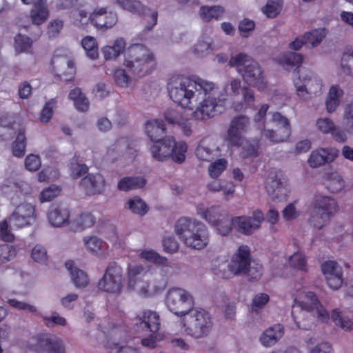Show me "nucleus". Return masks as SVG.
I'll list each match as a JSON object with an SVG mask.
<instances>
[{"mask_svg": "<svg viewBox=\"0 0 353 353\" xmlns=\"http://www.w3.org/2000/svg\"><path fill=\"white\" fill-rule=\"evenodd\" d=\"M170 98L183 108L192 109V117L197 121L210 119L221 112L227 99L214 82L198 78L174 76L167 85Z\"/></svg>", "mask_w": 353, "mask_h": 353, "instance_id": "1", "label": "nucleus"}, {"mask_svg": "<svg viewBox=\"0 0 353 353\" xmlns=\"http://www.w3.org/2000/svg\"><path fill=\"white\" fill-rule=\"evenodd\" d=\"M174 231L181 241L191 249L203 250L210 241L209 231L199 221L181 218L175 224Z\"/></svg>", "mask_w": 353, "mask_h": 353, "instance_id": "2", "label": "nucleus"}, {"mask_svg": "<svg viewBox=\"0 0 353 353\" xmlns=\"http://www.w3.org/2000/svg\"><path fill=\"white\" fill-rule=\"evenodd\" d=\"M154 61V54L148 48L134 44L128 48L123 65L133 77H143L150 74Z\"/></svg>", "mask_w": 353, "mask_h": 353, "instance_id": "3", "label": "nucleus"}, {"mask_svg": "<svg viewBox=\"0 0 353 353\" xmlns=\"http://www.w3.org/2000/svg\"><path fill=\"white\" fill-rule=\"evenodd\" d=\"M187 145L183 141L176 142L172 137H167L149 145L151 157L156 161L163 162L172 158L175 162L182 163L185 158Z\"/></svg>", "mask_w": 353, "mask_h": 353, "instance_id": "4", "label": "nucleus"}, {"mask_svg": "<svg viewBox=\"0 0 353 353\" xmlns=\"http://www.w3.org/2000/svg\"><path fill=\"white\" fill-rule=\"evenodd\" d=\"M225 262V260L221 258H217L213 261V271L215 274L225 279L231 278L232 276L245 274L250 265L248 246L242 245L239 247L227 265L228 270L221 268V265L224 266Z\"/></svg>", "mask_w": 353, "mask_h": 353, "instance_id": "5", "label": "nucleus"}, {"mask_svg": "<svg viewBox=\"0 0 353 353\" xmlns=\"http://www.w3.org/2000/svg\"><path fill=\"white\" fill-rule=\"evenodd\" d=\"M296 94L300 100L307 101L320 95L322 92L323 82L314 72H301L294 79Z\"/></svg>", "mask_w": 353, "mask_h": 353, "instance_id": "6", "label": "nucleus"}, {"mask_svg": "<svg viewBox=\"0 0 353 353\" xmlns=\"http://www.w3.org/2000/svg\"><path fill=\"white\" fill-rule=\"evenodd\" d=\"M28 347L37 353H66L64 341L49 333L35 335L30 340Z\"/></svg>", "mask_w": 353, "mask_h": 353, "instance_id": "7", "label": "nucleus"}, {"mask_svg": "<svg viewBox=\"0 0 353 353\" xmlns=\"http://www.w3.org/2000/svg\"><path fill=\"white\" fill-rule=\"evenodd\" d=\"M184 324L186 332L194 337L201 338L208 334L212 322L208 313L203 310H191Z\"/></svg>", "mask_w": 353, "mask_h": 353, "instance_id": "8", "label": "nucleus"}, {"mask_svg": "<svg viewBox=\"0 0 353 353\" xmlns=\"http://www.w3.org/2000/svg\"><path fill=\"white\" fill-rule=\"evenodd\" d=\"M124 274L123 268L116 262H111L107 266L103 277L98 283L99 288L107 293L119 294L123 286Z\"/></svg>", "mask_w": 353, "mask_h": 353, "instance_id": "9", "label": "nucleus"}, {"mask_svg": "<svg viewBox=\"0 0 353 353\" xmlns=\"http://www.w3.org/2000/svg\"><path fill=\"white\" fill-rule=\"evenodd\" d=\"M167 307L178 316L185 315L192 309L194 302L191 294L184 289L174 288L167 293Z\"/></svg>", "mask_w": 353, "mask_h": 353, "instance_id": "10", "label": "nucleus"}, {"mask_svg": "<svg viewBox=\"0 0 353 353\" xmlns=\"http://www.w3.org/2000/svg\"><path fill=\"white\" fill-rule=\"evenodd\" d=\"M265 188L270 199L274 202H281L287 199L283 172L276 168L266 170L264 175Z\"/></svg>", "mask_w": 353, "mask_h": 353, "instance_id": "11", "label": "nucleus"}, {"mask_svg": "<svg viewBox=\"0 0 353 353\" xmlns=\"http://www.w3.org/2000/svg\"><path fill=\"white\" fill-rule=\"evenodd\" d=\"M271 121L277 129L270 130L263 123L259 127L261 134L272 143L286 141L291 134V125L289 119L280 112H274L272 113Z\"/></svg>", "mask_w": 353, "mask_h": 353, "instance_id": "12", "label": "nucleus"}, {"mask_svg": "<svg viewBox=\"0 0 353 353\" xmlns=\"http://www.w3.org/2000/svg\"><path fill=\"white\" fill-rule=\"evenodd\" d=\"M99 327L107 336V345L110 353H138L137 349L124 345L123 343L117 341L126 335L125 331L120 327L112 322L100 324Z\"/></svg>", "mask_w": 353, "mask_h": 353, "instance_id": "13", "label": "nucleus"}, {"mask_svg": "<svg viewBox=\"0 0 353 353\" xmlns=\"http://www.w3.org/2000/svg\"><path fill=\"white\" fill-rule=\"evenodd\" d=\"M296 301L303 311L311 314L321 322L328 321L329 314L314 292H304L301 297L296 298Z\"/></svg>", "mask_w": 353, "mask_h": 353, "instance_id": "14", "label": "nucleus"}, {"mask_svg": "<svg viewBox=\"0 0 353 353\" xmlns=\"http://www.w3.org/2000/svg\"><path fill=\"white\" fill-rule=\"evenodd\" d=\"M250 118L244 114L234 116L230 121L227 130L226 141L232 146H240L244 142L243 134L250 128Z\"/></svg>", "mask_w": 353, "mask_h": 353, "instance_id": "15", "label": "nucleus"}, {"mask_svg": "<svg viewBox=\"0 0 353 353\" xmlns=\"http://www.w3.org/2000/svg\"><path fill=\"white\" fill-rule=\"evenodd\" d=\"M37 218L34 205L29 203L18 205L9 217L10 228L19 229L32 224Z\"/></svg>", "mask_w": 353, "mask_h": 353, "instance_id": "16", "label": "nucleus"}, {"mask_svg": "<svg viewBox=\"0 0 353 353\" xmlns=\"http://www.w3.org/2000/svg\"><path fill=\"white\" fill-rule=\"evenodd\" d=\"M239 74L245 83L259 91H263L268 88V81L264 71L256 61L247 68L239 70Z\"/></svg>", "mask_w": 353, "mask_h": 353, "instance_id": "17", "label": "nucleus"}, {"mask_svg": "<svg viewBox=\"0 0 353 353\" xmlns=\"http://www.w3.org/2000/svg\"><path fill=\"white\" fill-rule=\"evenodd\" d=\"M264 221V214L261 210L254 211L251 215L233 217L234 228L244 235H251L261 228Z\"/></svg>", "mask_w": 353, "mask_h": 353, "instance_id": "18", "label": "nucleus"}, {"mask_svg": "<svg viewBox=\"0 0 353 353\" xmlns=\"http://www.w3.org/2000/svg\"><path fill=\"white\" fill-rule=\"evenodd\" d=\"M327 285L332 290L340 289L343 283L342 268L335 261H327L321 265Z\"/></svg>", "mask_w": 353, "mask_h": 353, "instance_id": "19", "label": "nucleus"}, {"mask_svg": "<svg viewBox=\"0 0 353 353\" xmlns=\"http://www.w3.org/2000/svg\"><path fill=\"white\" fill-rule=\"evenodd\" d=\"M315 127L318 132L321 134H331L337 142L343 143L347 140L345 132L329 117L318 118L315 121Z\"/></svg>", "mask_w": 353, "mask_h": 353, "instance_id": "20", "label": "nucleus"}, {"mask_svg": "<svg viewBox=\"0 0 353 353\" xmlns=\"http://www.w3.org/2000/svg\"><path fill=\"white\" fill-rule=\"evenodd\" d=\"M80 187L88 195L101 194L105 190L106 183L99 173H91L84 176L79 183Z\"/></svg>", "mask_w": 353, "mask_h": 353, "instance_id": "21", "label": "nucleus"}, {"mask_svg": "<svg viewBox=\"0 0 353 353\" xmlns=\"http://www.w3.org/2000/svg\"><path fill=\"white\" fill-rule=\"evenodd\" d=\"M92 25L98 29L112 28L117 22V15L105 8H96L92 12Z\"/></svg>", "mask_w": 353, "mask_h": 353, "instance_id": "22", "label": "nucleus"}, {"mask_svg": "<svg viewBox=\"0 0 353 353\" xmlns=\"http://www.w3.org/2000/svg\"><path fill=\"white\" fill-rule=\"evenodd\" d=\"M196 212L211 226L228 214V212L220 205H212L210 208H205L203 204L197 205Z\"/></svg>", "mask_w": 353, "mask_h": 353, "instance_id": "23", "label": "nucleus"}, {"mask_svg": "<svg viewBox=\"0 0 353 353\" xmlns=\"http://www.w3.org/2000/svg\"><path fill=\"white\" fill-rule=\"evenodd\" d=\"M165 119L171 124L179 125L185 136H190L192 132L190 119L180 114L177 110L168 109L164 112Z\"/></svg>", "mask_w": 353, "mask_h": 353, "instance_id": "24", "label": "nucleus"}, {"mask_svg": "<svg viewBox=\"0 0 353 353\" xmlns=\"http://www.w3.org/2000/svg\"><path fill=\"white\" fill-rule=\"evenodd\" d=\"M70 210L61 205H52L48 213V220L53 227L60 228L69 223Z\"/></svg>", "mask_w": 353, "mask_h": 353, "instance_id": "25", "label": "nucleus"}, {"mask_svg": "<svg viewBox=\"0 0 353 353\" xmlns=\"http://www.w3.org/2000/svg\"><path fill=\"white\" fill-rule=\"evenodd\" d=\"M330 318L335 325L345 331L353 330V321L350 318V311L343 305L332 310Z\"/></svg>", "mask_w": 353, "mask_h": 353, "instance_id": "26", "label": "nucleus"}, {"mask_svg": "<svg viewBox=\"0 0 353 353\" xmlns=\"http://www.w3.org/2000/svg\"><path fill=\"white\" fill-rule=\"evenodd\" d=\"M313 208L332 217L338 212L339 205L336 201L330 196L322 194L316 195L313 201Z\"/></svg>", "mask_w": 353, "mask_h": 353, "instance_id": "27", "label": "nucleus"}, {"mask_svg": "<svg viewBox=\"0 0 353 353\" xmlns=\"http://www.w3.org/2000/svg\"><path fill=\"white\" fill-rule=\"evenodd\" d=\"M344 95V91L338 84L332 85L325 99V106L328 114L335 112L339 108L341 99Z\"/></svg>", "mask_w": 353, "mask_h": 353, "instance_id": "28", "label": "nucleus"}, {"mask_svg": "<svg viewBox=\"0 0 353 353\" xmlns=\"http://www.w3.org/2000/svg\"><path fill=\"white\" fill-rule=\"evenodd\" d=\"M283 335V326L281 324H276L262 332L259 337V342L262 346L270 347L276 344Z\"/></svg>", "mask_w": 353, "mask_h": 353, "instance_id": "29", "label": "nucleus"}, {"mask_svg": "<svg viewBox=\"0 0 353 353\" xmlns=\"http://www.w3.org/2000/svg\"><path fill=\"white\" fill-rule=\"evenodd\" d=\"M136 292V293L143 298L152 297L161 292L164 287L155 285L148 280L139 279L133 286L128 288Z\"/></svg>", "mask_w": 353, "mask_h": 353, "instance_id": "30", "label": "nucleus"}, {"mask_svg": "<svg viewBox=\"0 0 353 353\" xmlns=\"http://www.w3.org/2000/svg\"><path fill=\"white\" fill-rule=\"evenodd\" d=\"M139 319V327L146 332L156 333L160 327V321L158 314L151 310L144 311Z\"/></svg>", "mask_w": 353, "mask_h": 353, "instance_id": "31", "label": "nucleus"}, {"mask_svg": "<svg viewBox=\"0 0 353 353\" xmlns=\"http://www.w3.org/2000/svg\"><path fill=\"white\" fill-rule=\"evenodd\" d=\"M55 72L63 81H70L75 73V68L72 61L65 58L55 59L53 60Z\"/></svg>", "mask_w": 353, "mask_h": 353, "instance_id": "32", "label": "nucleus"}, {"mask_svg": "<svg viewBox=\"0 0 353 353\" xmlns=\"http://www.w3.org/2000/svg\"><path fill=\"white\" fill-rule=\"evenodd\" d=\"M49 17V10L46 0H36L30 12V18L33 24L40 25Z\"/></svg>", "mask_w": 353, "mask_h": 353, "instance_id": "33", "label": "nucleus"}, {"mask_svg": "<svg viewBox=\"0 0 353 353\" xmlns=\"http://www.w3.org/2000/svg\"><path fill=\"white\" fill-rule=\"evenodd\" d=\"M96 223V218L90 212L79 214L71 222L70 229L74 232H81L92 228Z\"/></svg>", "mask_w": 353, "mask_h": 353, "instance_id": "34", "label": "nucleus"}, {"mask_svg": "<svg viewBox=\"0 0 353 353\" xmlns=\"http://www.w3.org/2000/svg\"><path fill=\"white\" fill-rule=\"evenodd\" d=\"M125 47V40L119 37L114 41L112 45L103 47L101 51L105 60H112L119 57L124 52Z\"/></svg>", "mask_w": 353, "mask_h": 353, "instance_id": "35", "label": "nucleus"}, {"mask_svg": "<svg viewBox=\"0 0 353 353\" xmlns=\"http://www.w3.org/2000/svg\"><path fill=\"white\" fill-rule=\"evenodd\" d=\"M68 270L71 280L77 288H85L89 283L88 275L83 270L77 268L72 261H68L65 263Z\"/></svg>", "mask_w": 353, "mask_h": 353, "instance_id": "36", "label": "nucleus"}, {"mask_svg": "<svg viewBox=\"0 0 353 353\" xmlns=\"http://www.w3.org/2000/svg\"><path fill=\"white\" fill-rule=\"evenodd\" d=\"M145 132L152 142L162 140L161 137L165 133V126L161 120L153 119L148 121L145 125Z\"/></svg>", "mask_w": 353, "mask_h": 353, "instance_id": "37", "label": "nucleus"}, {"mask_svg": "<svg viewBox=\"0 0 353 353\" xmlns=\"http://www.w3.org/2000/svg\"><path fill=\"white\" fill-rule=\"evenodd\" d=\"M242 101L234 102L232 108L236 111H242L254 106L255 94L254 92L248 86L243 87L241 91Z\"/></svg>", "mask_w": 353, "mask_h": 353, "instance_id": "38", "label": "nucleus"}, {"mask_svg": "<svg viewBox=\"0 0 353 353\" xmlns=\"http://www.w3.org/2000/svg\"><path fill=\"white\" fill-rule=\"evenodd\" d=\"M224 8L220 6H203L199 8V16L205 22H209L211 20H219L224 14Z\"/></svg>", "mask_w": 353, "mask_h": 353, "instance_id": "39", "label": "nucleus"}, {"mask_svg": "<svg viewBox=\"0 0 353 353\" xmlns=\"http://www.w3.org/2000/svg\"><path fill=\"white\" fill-rule=\"evenodd\" d=\"M303 60V57L301 54L291 52H283L276 58L277 62L287 70L299 66Z\"/></svg>", "mask_w": 353, "mask_h": 353, "instance_id": "40", "label": "nucleus"}, {"mask_svg": "<svg viewBox=\"0 0 353 353\" xmlns=\"http://www.w3.org/2000/svg\"><path fill=\"white\" fill-rule=\"evenodd\" d=\"M146 184V180L143 176H126L122 178L117 184V188L121 191H129L130 190L143 188Z\"/></svg>", "mask_w": 353, "mask_h": 353, "instance_id": "41", "label": "nucleus"}, {"mask_svg": "<svg viewBox=\"0 0 353 353\" xmlns=\"http://www.w3.org/2000/svg\"><path fill=\"white\" fill-rule=\"evenodd\" d=\"M327 34V30L325 28H320L305 32L303 34L305 45L309 48H313L319 46Z\"/></svg>", "mask_w": 353, "mask_h": 353, "instance_id": "42", "label": "nucleus"}, {"mask_svg": "<svg viewBox=\"0 0 353 353\" xmlns=\"http://www.w3.org/2000/svg\"><path fill=\"white\" fill-rule=\"evenodd\" d=\"M114 5L132 14H141L145 8L139 0H114Z\"/></svg>", "mask_w": 353, "mask_h": 353, "instance_id": "43", "label": "nucleus"}, {"mask_svg": "<svg viewBox=\"0 0 353 353\" xmlns=\"http://www.w3.org/2000/svg\"><path fill=\"white\" fill-rule=\"evenodd\" d=\"M212 43V39L210 36H201L194 46V52L199 57L208 55L214 50Z\"/></svg>", "mask_w": 353, "mask_h": 353, "instance_id": "44", "label": "nucleus"}, {"mask_svg": "<svg viewBox=\"0 0 353 353\" xmlns=\"http://www.w3.org/2000/svg\"><path fill=\"white\" fill-rule=\"evenodd\" d=\"M342 130L347 134H353V102L347 103L343 111L341 118Z\"/></svg>", "mask_w": 353, "mask_h": 353, "instance_id": "45", "label": "nucleus"}, {"mask_svg": "<svg viewBox=\"0 0 353 353\" xmlns=\"http://www.w3.org/2000/svg\"><path fill=\"white\" fill-rule=\"evenodd\" d=\"M240 157L243 159L254 158L259 155V140L257 139L243 142Z\"/></svg>", "mask_w": 353, "mask_h": 353, "instance_id": "46", "label": "nucleus"}, {"mask_svg": "<svg viewBox=\"0 0 353 353\" xmlns=\"http://www.w3.org/2000/svg\"><path fill=\"white\" fill-rule=\"evenodd\" d=\"M254 60L248 54L240 52L231 57L229 60V65L235 68L239 74V70L247 68V66L254 62Z\"/></svg>", "mask_w": 353, "mask_h": 353, "instance_id": "47", "label": "nucleus"}, {"mask_svg": "<svg viewBox=\"0 0 353 353\" xmlns=\"http://www.w3.org/2000/svg\"><path fill=\"white\" fill-rule=\"evenodd\" d=\"M81 44L88 57L92 60L98 58V43L94 37L85 36L81 39Z\"/></svg>", "mask_w": 353, "mask_h": 353, "instance_id": "48", "label": "nucleus"}, {"mask_svg": "<svg viewBox=\"0 0 353 353\" xmlns=\"http://www.w3.org/2000/svg\"><path fill=\"white\" fill-rule=\"evenodd\" d=\"M325 186L328 191L332 193H337L343 190L345 186V181L338 173H331L327 177Z\"/></svg>", "mask_w": 353, "mask_h": 353, "instance_id": "49", "label": "nucleus"}, {"mask_svg": "<svg viewBox=\"0 0 353 353\" xmlns=\"http://www.w3.org/2000/svg\"><path fill=\"white\" fill-rule=\"evenodd\" d=\"M26 147V138L23 130H20L12 145V152L14 157L21 158L24 156Z\"/></svg>", "mask_w": 353, "mask_h": 353, "instance_id": "50", "label": "nucleus"}, {"mask_svg": "<svg viewBox=\"0 0 353 353\" xmlns=\"http://www.w3.org/2000/svg\"><path fill=\"white\" fill-rule=\"evenodd\" d=\"M212 227L219 234L226 236L231 232L232 228H234L233 217L231 218L228 214Z\"/></svg>", "mask_w": 353, "mask_h": 353, "instance_id": "51", "label": "nucleus"}, {"mask_svg": "<svg viewBox=\"0 0 353 353\" xmlns=\"http://www.w3.org/2000/svg\"><path fill=\"white\" fill-rule=\"evenodd\" d=\"M126 208L130 210L134 214L143 216L148 210V205L139 196H134L129 199L126 203Z\"/></svg>", "mask_w": 353, "mask_h": 353, "instance_id": "52", "label": "nucleus"}, {"mask_svg": "<svg viewBox=\"0 0 353 353\" xmlns=\"http://www.w3.org/2000/svg\"><path fill=\"white\" fill-rule=\"evenodd\" d=\"M83 243L88 252L97 254L102 248L103 240L94 235L85 236L83 238Z\"/></svg>", "mask_w": 353, "mask_h": 353, "instance_id": "53", "label": "nucleus"}, {"mask_svg": "<svg viewBox=\"0 0 353 353\" xmlns=\"http://www.w3.org/2000/svg\"><path fill=\"white\" fill-rule=\"evenodd\" d=\"M288 263L290 266L295 270L304 272L307 271V259L302 252H294L290 256Z\"/></svg>", "mask_w": 353, "mask_h": 353, "instance_id": "54", "label": "nucleus"}, {"mask_svg": "<svg viewBox=\"0 0 353 353\" xmlns=\"http://www.w3.org/2000/svg\"><path fill=\"white\" fill-rule=\"evenodd\" d=\"M332 217L321 212L312 209L309 221L314 228L321 229L326 225Z\"/></svg>", "mask_w": 353, "mask_h": 353, "instance_id": "55", "label": "nucleus"}, {"mask_svg": "<svg viewBox=\"0 0 353 353\" xmlns=\"http://www.w3.org/2000/svg\"><path fill=\"white\" fill-rule=\"evenodd\" d=\"M73 23L79 28H85L89 23L92 24V13L88 14L84 10H77L72 12Z\"/></svg>", "mask_w": 353, "mask_h": 353, "instance_id": "56", "label": "nucleus"}, {"mask_svg": "<svg viewBox=\"0 0 353 353\" xmlns=\"http://www.w3.org/2000/svg\"><path fill=\"white\" fill-rule=\"evenodd\" d=\"M32 45V39L26 35L18 34L14 37V50L17 53L30 52Z\"/></svg>", "mask_w": 353, "mask_h": 353, "instance_id": "57", "label": "nucleus"}, {"mask_svg": "<svg viewBox=\"0 0 353 353\" xmlns=\"http://www.w3.org/2000/svg\"><path fill=\"white\" fill-rule=\"evenodd\" d=\"M283 6L282 0H268L261 8V12L269 18H274L279 14Z\"/></svg>", "mask_w": 353, "mask_h": 353, "instance_id": "58", "label": "nucleus"}, {"mask_svg": "<svg viewBox=\"0 0 353 353\" xmlns=\"http://www.w3.org/2000/svg\"><path fill=\"white\" fill-rule=\"evenodd\" d=\"M195 154L199 160L205 161H210L216 156L215 151L205 145L204 141L197 146Z\"/></svg>", "mask_w": 353, "mask_h": 353, "instance_id": "59", "label": "nucleus"}, {"mask_svg": "<svg viewBox=\"0 0 353 353\" xmlns=\"http://www.w3.org/2000/svg\"><path fill=\"white\" fill-rule=\"evenodd\" d=\"M127 72L125 68H118L114 70L113 74L115 83L123 88H128L132 83V77L127 74Z\"/></svg>", "mask_w": 353, "mask_h": 353, "instance_id": "60", "label": "nucleus"}, {"mask_svg": "<svg viewBox=\"0 0 353 353\" xmlns=\"http://www.w3.org/2000/svg\"><path fill=\"white\" fill-rule=\"evenodd\" d=\"M228 161L225 159H218L209 165L208 174L211 178L216 179L226 169Z\"/></svg>", "mask_w": 353, "mask_h": 353, "instance_id": "61", "label": "nucleus"}, {"mask_svg": "<svg viewBox=\"0 0 353 353\" xmlns=\"http://www.w3.org/2000/svg\"><path fill=\"white\" fill-rule=\"evenodd\" d=\"M7 303L12 307L19 310H23L34 314H39L37 307L28 303L19 301L16 299H8Z\"/></svg>", "mask_w": 353, "mask_h": 353, "instance_id": "62", "label": "nucleus"}, {"mask_svg": "<svg viewBox=\"0 0 353 353\" xmlns=\"http://www.w3.org/2000/svg\"><path fill=\"white\" fill-rule=\"evenodd\" d=\"M341 66L344 73L353 76V50H350L343 54Z\"/></svg>", "mask_w": 353, "mask_h": 353, "instance_id": "63", "label": "nucleus"}, {"mask_svg": "<svg viewBox=\"0 0 353 353\" xmlns=\"http://www.w3.org/2000/svg\"><path fill=\"white\" fill-rule=\"evenodd\" d=\"M31 258L36 263L46 264L48 260L46 249L41 245H35L32 250Z\"/></svg>", "mask_w": 353, "mask_h": 353, "instance_id": "64", "label": "nucleus"}]
</instances>
